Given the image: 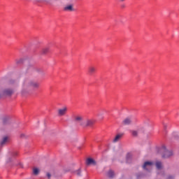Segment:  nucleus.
<instances>
[{
  "label": "nucleus",
  "instance_id": "1",
  "mask_svg": "<svg viewBox=\"0 0 179 179\" xmlns=\"http://www.w3.org/2000/svg\"><path fill=\"white\" fill-rule=\"evenodd\" d=\"M40 83L37 81H30L29 80H25L24 82V87H31V89H38Z\"/></svg>",
  "mask_w": 179,
  "mask_h": 179
},
{
  "label": "nucleus",
  "instance_id": "2",
  "mask_svg": "<svg viewBox=\"0 0 179 179\" xmlns=\"http://www.w3.org/2000/svg\"><path fill=\"white\" fill-rule=\"evenodd\" d=\"M161 152L164 153L162 155V157L167 159L168 157H171L173 156V151H169L167 150V148H166V145H162V148H160Z\"/></svg>",
  "mask_w": 179,
  "mask_h": 179
},
{
  "label": "nucleus",
  "instance_id": "3",
  "mask_svg": "<svg viewBox=\"0 0 179 179\" xmlns=\"http://www.w3.org/2000/svg\"><path fill=\"white\" fill-rule=\"evenodd\" d=\"M96 72H97V67L96 66L91 65L88 67V74L90 76H93Z\"/></svg>",
  "mask_w": 179,
  "mask_h": 179
},
{
  "label": "nucleus",
  "instance_id": "4",
  "mask_svg": "<svg viewBox=\"0 0 179 179\" xmlns=\"http://www.w3.org/2000/svg\"><path fill=\"white\" fill-rule=\"evenodd\" d=\"M66 111H68V108L64 107L63 108L59 109L58 110V115L59 117H62L66 114Z\"/></svg>",
  "mask_w": 179,
  "mask_h": 179
},
{
  "label": "nucleus",
  "instance_id": "5",
  "mask_svg": "<svg viewBox=\"0 0 179 179\" xmlns=\"http://www.w3.org/2000/svg\"><path fill=\"white\" fill-rule=\"evenodd\" d=\"M152 164H153V162H145L143 166V169L148 171L149 169H148L146 167H149V169H150L152 167Z\"/></svg>",
  "mask_w": 179,
  "mask_h": 179
},
{
  "label": "nucleus",
  "instance_id": "6",
  "mask_svg": "<svg viewBox=\"0 0 179 179\" xmlns=\"http://www.w3.org/2000/svg\"><path fill=\"white\" fill-rule=\"evenodd\" d=\"M86 164L87 166H90V164H92L93 166H96V161L92 158H88L86 161Z\"/></svg>",
  "mask_w": 179,
  "mask_h": 179
},
{
  "label": "nucleus",
  "instance_id": "7",
  "mask_svg": "<svg viewBox=\"0 0 179 179\" xmlns=\"http://www.w3.org/2000/svg\"><path fill=\"white\" fill-rule=\"evenodd\" d=\"M132 122V119L131 117H127L122 122L124 125H129Z\"/></svg>",
  "mask_w": 179,
  "mask_h": 179
},
{
  "label": "nucleus",
  "instance_id": "8",
  "mask_svg": "<svg viewBox=\"0 0 179 179\" xmlns=\"http://www.w3.org/2000/svg\"><path fill=\"white\" fill-rule=\"evenodd\" d=\"M3 93L4 96H11V94L13 93V90L7 89L5 90Z\"/></svg>",
  "mask_w": 179,
  "mask_h": 179
},
{
  "label": "nucleus",
  "instance_id": "9",
  "mask_svg": "<svg viewBox=\"0 0 179 179\" xmlns=\"http://www.w3.org/2000/svg\"><path fill=\"white\" fill-rule=\"evenodd\" d=\"M95 121L93 120H89L87 121L85 127H92L94 124Z\"/></svg>",
  "mask_w": 179,
  "mask_h": 179
},
{
  "label": "nucleus",
  "instance_id": "10",
  "mask_svg": "<svg viewBox=\"0 0 179 179\" xmlns=\"http://www.w3.org/2000/svg\"><path fill=\"white\" fill-rule=\"evenodd\" d=\"M131 159H132V154L128 153L126 157L127 163H131Z\"/></svg>",
  "mask_w": 179,
  "mask_h": 179
},
{
  "label": "nucleus",
  "instance_id": "11",
  "mask_svg": "<svg viewBox=\"0 0 179 179\" xmlns=\"http://www.w3.org/2000/svg\"><path fill=\"white\" fill-rule=\"evenodd\" d=\"M64 10H69V12H72V10H73V7H72V6L69 5L67 6L66 7H64Z\"/></svg>",
  "mask_w": 179,
  "mask_h": 179
},
{
  "label": "nucleus",
  "instance_id": "12",
  "mask_svg": "<svg viewBox=\"0 0 179 179\" xmlns=\"http://www.w3.org/2000/svg\"><path fill=\"white\" fill-rule=\"evenodd\" d=\"M122 138V134H117L113 139V142H118Z\"/></svg>",
  "mask_w": 179,
  "mask_h": 179
},
{
  "label": "nucleus",
  "instance_id": "13",
  "mask_svg": "<svg viewBox=\"0 0 179 179\" xmlns=\"http://www.w3.org/2000/svg\"><path fill=\"white\" fill-rule=\"evenodd\" d=\"M155 166L157 169V170H161L162 169V162H157L155 164Z\"/></svg>",
  "mask_w": 179,
  "mask_h": 179
},
{
  "label": "nucleus",
  "instance_id": "14",
  "mask_svg": "<svg viewBox=\"0 0 179 179\" xmlns=\"http://www.w3.org/2000/svg\"><path fill=\"white\" fill-rule=\"evenodd\" d=\"M9 120H10V117H6L3 119V124L4 125H6V124H8V122H9Z\"/></svg>",
  "mask_w": 179,
  "mask_h": 179
},
{
  "label": "nucleus",
  "instance_id": "15",
  "mask_svg": "<svg viewBox=\"0 0 179 179\" xmlns=\"http://www.w3.org/2000/svg\"><path fill=\"white\" fill-rule=\"evenodd\" d=\"M108 176L109 178H113V177H114V171H113V170H110L108 172Z\"/></svg>",
  "mask_w": 179,
  "mask_h": 179
},
{
  "label": "nucleus",
  "instance_id": "16",
  "mask_svg": "<svg viewBox=\"0 0 179 179\" xmlns=\"http://www.w3.org/2000/svg\"><path fill=\"white\" fill-rule=\"evenodd\" d=\"M7 141H8V137H4L2 141L1 142V145L2 146L3 145H5V143H6Z\"/></svg>",
  "mask_w": 179,
  "mask_h": 179
},
{
  "label": "nucleus",
  "instance_id": "17",
  "mask_svg": "<svg viewBox=\"0 0 179 179\" xmlns=\"http://www.w3.org/2000/svg\"><path fill=\"white\" fill-rule=\"evenodd\" d=\"M50 51V49L48 48H43L42 50V54H47Z\"/></svg>",
  "mask_w": 179,
  "mask_h": 179
},
{
  "label": "nucleus",
  "instance_id": "18",
  "mask_svg": "<svg viewBox=\"0 0 179 179\" xmlns=\"http://www.w3.org/2000/svg\"><path fill=\"white\" fill-rule=\"evenodd\" d=\"M38 169H37V168H35V169H34V171H33V173H34V174L35 175V176H37V174H38Z\"/></svg>",
  "mask_w": 179,
  "mask_h": 179
},
{
  "label": "nucleus",
  "instance_id": "19",
  "mask_svg": "<svg viewBox=\"0 0 179 179\" xmlns=\"http://www.w3.org/2000/svg\"><path fill=\"white\" fill-rule=\"evenodd\" d=\"M16 64L19 65V64H23V59H20L19 60H16Z\"/></svg>",
  "mask_w": 179,
  "mask_h": 179
},
{
  "label": "nucleus",
  "instance_id": "20",
  "mask_svg": "<svg viewBox=\"0 0 179 179\" xmlns=\"http://www.w3.org/2000/svg\"><path fill=\"white\" fill-rule=\"evenodd\" d=\"M75 121H82V117L80 116H76L75 117Z\"/></svg>",
  "mask_w": 179,
  "mask_h": 179
},
{
  "label": "nucleus",
  "instance_id": "21",
  "mask_svg": "<svg viewBox=\"0 0 179 179\" xmlns=\"http://www.w3.org/2000/svg\"><path fill=\"white\" fill-rule=\"evenodd\" d=\"M131 134H132L133 136H138V131H132Z\"/></svg>",
  "mask_w": 179,
  "mask_h": 179
},
{
  "label": "nucleus",
  "instance_id": "22",
  "mask_svg": "<svg viewBox=\"0 0 179 179\" xmlns=\"http://www.w3.org/2000/svg\"><path fill=\"white\" fill-rule=\"evenodd\" d=\"M81 172H82V171H80V169H78V170H77V171H76L77 176H80V173H81Z\"/></svg>",
  "mask_w": 179,
  "mask_h": 179
},
{
  "label": "nucleus",
  "instance_id": "23",
  "mask_svg": "<svg viewBox=\"0 0 179 179\" xmlns=\"http://www.w3.org/2000/svg\"><path fill=\"white\" fill-rule=\"evenodd\" d=\"M13 157H15V156H17V152H14L13 153Z\"/></svg>",
  "mask_w": 179,
  "mask_h": 179
},
{
  "label": "nucleus",
  "instance_id": "24",
  "mask_svg": "<svg viewBox=\"0 0 179 179\" xmlns=\"http://www.w3.org/2000/svg\"><path fill=\"white\" fill-rule=\"evenodd\" d=\"M47 177H48V178H51V174H50V173H47Z\"/></svg>",
  "mask_w": 179,
  "mask_h": 179
},
{
  "label": "nucleus",
  "instance_id": "25",
  "mask_svg": "<svg viewBox=\"0 0 179 179\" xmlns=\"http://www.w3.org/2000/svg\"><path fill=\"white\" fill-rule=\"evenodd\" d=\"M143 176V174L141 173L137 175V178H139L140 177H142Z\"/></svg>",
  "mask_w": 179,
  "mask_h": 179
},
{
  "label": "nucleus",
  "instance_id": "26",
  "mask_svg": "<svg viewBox=\"0 0 179 179\" xmlns=\"http://www.w3.org/2000/svg\"><path fill=\"white\" fill-rule=\"evenodd\" d=\"M173 178H174V177H173L172 176H169L167 178V179H173Z\"/></svg>",
  "mask_w": 179,
  "mask_h": 179
},
{
  "label": "nucleus",
  "instance_id": "27",
  "mask_svg": "<svg viewBox=\"0 0 179 179\" xmlns=\"http://www.w3.org/2000/svg\"><path fill=\"white\" fill-rule=\"evenodd\" d=\"M13 80H10V82H9V83H10V85H12V83H13Z\"/></svg>",
  "mask_w": 179,
  "mask_h": 179
},
{
  "label": "nucleus",
  "instance_id": "28",
  "mask_svg": "<svg viewBox=\"0 0 179 179\" xmlns=\"http://www.w3.org/2000/svg\"><path fill=\"white\" fill-rule=\"evenodd\" d=\"M21 138H23V136H24V134H21Z\"/></svg>",
  "mask_w": 179,
  "mask_h": 179
},
{
  "label": "nucleus",
  "instance_id": "29",
  "mask_svg": "<svg viewBox=\"0 0 179 179\" xmlns=\"http://www.w3.org/2000/svg\"><path fill=\"white\" fill-rule=\"evenodd\" d=\"M121 1H124V0H121Z\"/></svg>",
  "mask_w": 179,
  "mask_h": 179
}]
</instances>
